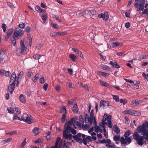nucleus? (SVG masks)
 Masks as SVG:
<instances>
[{
  "label": "nucleus",
  "instance_id": "obj_12",
  "mask_svg": "<svg viewBox=\"0 0 148 148\" xmlns=\"http://www.w3.org/2000/svg\"><path fill=\"white\" fill-rule=\"evenodd\" d=\"M72 50L77 54L81 58H83L84 56L82 52L76 48H72Z\"/></svg>",
  "mask_w": 148,
  "mask_h": 148
},
{
  "label": "nucleus",
  "instance_id": "obj_16",
  "mask_svg": "<svg viewBox=\"0 0 148 148\" xmlns=\"http://www.w3.org/2000/svg\"><path fill=\"white\" fill-rule=\"evenodd\" d=\"M19 100L21 102L25 103L26 102V97L23 94H21L19 97Z\"/></svg>",
  "mask_w": 148,
  "mask_h": 148
},
{
  "label": "nucleus",
  "instance_id": "obj_45",
  "mask_svg": "<svg viewBox=\"0 0 148 148\" xmlns=\"http://www.w3.org/2000/svg\"><path fill=\"white\" fill-rule=\"evenodd\" d=\"M119 43H118L116 42H113L112 43L111 45L112 46V47H116V46L119 45Z\"/></svg>",
  "mask_w": 148,
  "mask_h": 148
},
{
  "label": "nucleus",
  "instance_id": "obj_27",
  "mask_svg": "<svg viewBox=\"0 0 148 148\" xmlns=\"http://www.w3.org/2000/svg\"><path fill=\"white\" fill-rule=\"evenodd\" d=\"M52 17L53 18H55L57 21L59 22H62L61 20L60 19V16L59 15L52 14Z\"/></svg>",
  "mask_w": 148,
  "mask_h": 148
},
{
  "label": "nucleus",
  "instance_id": "obj_31",
  "mask_svg": "<svg viewBox=\"0 0 148 148\" xmlns=\"http://www.w3.org/2000/svg\"><path fill=\"white\" fill-rule=\"evenodd\" d=\"M131 134V132L130 130H128L125 132L124 136V137H129V136Z\"/></svg>",
  "mask_w": 148,
  "mask_h": 148
},
{
  "label": "nucleus",
  "instance_id": "obj_40",
  "mask_svg": "<svg viewBox=\"0 0 148 148\" xmlns=\"http://www.w3.org/2000/svg\"><path fill=\"white\" fill-rule=\"evenodd\" d=\"M100 127L99 126L97 125H95V131L96 133H98Z\"/></svg>",
  "mask_w": 148,
  "mask_h": 148
},
{
  "label": "nucleus",
  "instance_id": "obj_37",
  "mask_svg": "<svg viewBox=\"0 0 148 148\" xmlns=\"http://www.w3.org/2000/svg\"><path fill=\"white\" fill-rule=\"evenodd\" d=\"M112 96L114 99L115 100L116 102H117L119 101V99L118 96L113 95Z\"/></svg>",
  "mask_w": 148,
  "mask_h": 148
},
{
  "label": "nucleus",
  "instance_id": "obj_1",
  "mask_svg": "<svg viewBox=\"0 0 148 148\" xmlns=\"http://www.w3.org/2000/svg\"><path fill=\"white\" fill-rule=\"evenodd\" d=\"M148 122L146 121L142 125H139L132 135V138L137 144L142 146L145 143L144 140H148Z\"/></svg>",
  "mask_w": 148,
  "mask_h": 148
},
{
  "label": "nucleus",
  "instance_id": "obj_17",
  "mask_svg": "<svg viewBox=\"0 0 148 148\" xmlns=\"http://www.w3.org/2000/svg\"><path fill=\"white\" fill-rule=\"evenodd\" d=\"M66 123H65L64 125V127L65 128V129L64 131H65V132L69 133V131H70L72 127H71L69 124H67V126L66 127Z\"/></svg>",
  "mask_w": 148,
  "mask_h": 148
},
{
  "label": "nucleus",
  "instance_id": "obj_30",
  "mask_svg": "<svg viewBox=\"0 0 148 148\" xmlns=\"http://www.w3.org/2000/svg\"><path fill=\"white\" fill-rule=\"evenodd\" d=\"M69 57L73 61H75L76 58V57L74 54H71L69 55Z\"/></svg>",
  "mask_w": 148,
  "mask_h": 148
},
{
  "label": "nucleus",
  "instance_id": "obj_55",
  "mask_svg": "<svg viewBox=\"0 0 148 148\" xmlns=\"http://www.w3.org/2000/svg\"><path fill=\"white\" fill-rule=\"evenodd\" d=\"M120 102L121 103H123V105H125L127 103V101L126 100H124L123 99H120Z\"/></svg>",
  "mask_w": 148,
  "mask_h": 148
},
{
  "label": "nucleus",
  "instance_id": "obj_64",
  "mask_svg": "<svg viewBox=\"0 0 148 148\" xmlns=\"http://www.w3.org/2000/svg\"><path fill=\"white\" fill-rule=\"evenodd\" d=\"M51 134L50 132L48 131L46 134V137L47 139L50 138V134Z\"/></svg>",
  "mask_w": 148,
  "mask_h": 148
},
{
  "label": "nucleus",
  "instance_id": "obj_59",
  "mask_svg": "<svg viewBox=\"0 0 148 148\" xmlns=\"http://www.w3.org/2000/svg\"><path fill=\"white\" fill-rule=\"evenodd\" d=\"M74 102L72 100V99H71V100H69L68 101V105H73V104Z\"/></svg>",
  "mask_w": 148,
  "mask_h": 148
},
{
  "label": "nucleus",
  "instance_id": "obj_39",
  "mask_svg": "<svg viewBox=\"0 0 148 148\" xmlns=\"http://www.w3.org/2000/svg\"><path fill=\"white\" fill-rule=\"evenodd\" d=\"M82 127L83 129H88L90 126L86 124L85 125L83 124L82 125Z\"/></svg>",
  "mask_w": 148,
  "mask_h": 148
},
{
  "label": "nucleus",
  "instance_id": "obj_47",
  "mask_svg": "<svg viewBox=\"0 0 148 148\" xmlns=\"http://www.w3.org/2000/svg\"><path fill=\"white\" fill-rule=\"evenodd\" d=\"M19 27L21 29L24 28L25 27V25L24 23H22L18 25Z\"/></svg>",
  "mask_w": 148,
  "mask_h": 148
},
{
  "label": "nucleus",
  "instance_id": "obj_52",
  "mask_svg": "<svg viewBox=\"0 0 148 148\" xmlns=\"http://www.w3.org/2000/svg\"><path fill=\"white\" fill-rule=\"evenodd\" d=\"M108 118V115L106 114H104L103 115V118L102 120V121H104L105 122V121H106L107 120V119Z\"/></svg>",
  "mask_w": 148,
  "mask_h": 148
},
{
  "label": "nucleus",
  "instance_id": "obj_15",
  "mask_svg": "<svg viewBox=\"0 0 148 148\" xmlns=\"http://www.w3.org/2000/svg\"><path fill=\"white\" fill-rule=\"evenodd\" d=\"M75 121L74 118H72L70 121L67 122V124H69L71 126H74V123L75 122Z\"/></svg>",
  "mask_w": 148,
  "mask_h": 148
},
{
  "label": "nucleus",
  "instance_id": "obj_14",
  "mask_svg": "<svg viewBox=\"0 0 148 148\" xmlns=\"http://www.w3.org/2000/svg\"><path fill=\"white\" fill-rule=\"evenodd\" d=\"M16 75L15 73L14 72L12 73L11 75V81L10 82H14V83H15L16 82Z\"/></svg>",
  "mask_w": 148,
  "mask_h": 148
},
{
  "label": "nucleus",
  "instance_id": "obj_38",
  "mask_svg": "<svg viewBox=\"0 0 148 148\" xmlns=\"http://www.w3.org/2000/svg\"><path fill=\"white\" fill-rule=\"evenodd\" d=\"M100 84L103 86L107 87L109 86L108 84V83H107L105 82L101 81L100 82Z\"/></svg>",
  "mask_w": 148,
  "mask_h": 148
},
{
  "label": "nucleus",
  "instance_id": "obj_41",
  "mask_svg": "<svg viewBox=\"0 0 148 148\" xmlns=\"http://www.w3.org/2000/svg\"><path fill=\"white\" fill-rule=\"evenodd\" d=\"M7 26L5 24H3L1 25V28L3 30V31L5 32Z\"/></svg>",
  "mask_w": 148,
  "mask_h": 148
},
{
  "label": "nucleus",
  "instance_id": "obj_19",
  "mask_svg": "<svg viewBox=\"0 0 148 148\" xmlns=\"http://www.w3.org/2000/svg\"><path fill=\"white\" fill-rule=\"evenodd\" d=\"M94 119V118L90 117L87 119L86 123H89V125H91Z\"/></svg>",
  "mask_w": 148,
  "mask_h": 148
},
{
  "label": "nucleus",
  "instance_id": "obj_5",
  "mask_svg": "<svg viewBox=\"0 0 148 148\" xmlns=\"http://www.w3.org/2000/svg\"><path fill=\"white\" fill-rule=\"evenodd\" d=\"M85 135L84 134H82V138H83V143L86 145L87 143H88L89 142L92 141L91 136H87L86 138L85 137Z\"/></svg>",
  "mask_w": 148,
  "mask_h": 148
},
{
  "label": "nucleus",
  "instance_id": "obj_53",
  "mask_svg": "<svg viewBox=\"0 0 148 148\" xmlns=\"http://www.w3.org/2000/svg\"><path fill=\"white\" fill-rule=\"evenodd\" d=\"M11 108H7V110L8 111V112L10 113L13 114L14 113V110H11Z\"/></svg>",
  "mask_w": 148,
  "mask_h": 148
},
{
  "label": "nucleus",
  "instance_id": "obj_58",
  "mask_svg": "<svg viewBox=\"0 0 148 148\" xmlns=\"http://www.w3.org/2000/svg\"><path fill=\"white\" fill-rule=\"evenodd\" d=\"M26 95L28 97H29L31 95V91L30 90H27L26 91Z\"/></svg>",
  "mask_w": 148,
  "mask_h": 148
},
{
  "label": "nucleus",
  "instance_id": "obj_46",
  "mask_svg": "<svg viewBox=\"0 0 148 148\" xmlns=\"http://www.w3.org/2000/svg\"><path fill=\"white\" fill-rule=\"evenodd\" d=\"M70 132H71L73 134H75L76 133V130H74L73 128H72L70 131L69 132V133Z\"/></svg>",
  "mask_w": 148,
  "mask_h": 148
},
{
  "label": "nucleus",
  "instance_id": "obj_50",
  "mask_svg": "<svg viewBox=\"0 0 148 148\" xmlns=\"http://www.w3.org/2000/svg\"><path fill=\"white\" fill-rule=\"evenodd\" d=\"M84 12L85 14H88L90 16H91V11L90 10H86L84 11Z\"/></svg>",
  "mask_w": 148,
  "mask_h": 148
},
{
  "label": "nucleus",
  "instance_id": "obj_28",
  "mask_svg": "<svg viewBox=\"0 0 148 148\" xmlns=\"http://www.w3.org/2000/svg\"><path fill=\"white\" fill-rule=\"evenodd\" d=\"M12 140V138H8L4 140H2V142L3 144H5L10 142Z\"/></svg>",
  "mask_w": 148,
  "mask_h": 148
},
{
  "label": "nucleus",
  "instance_id": "obj_51",
  "mask_svg": "<svg viewBox=\"0 0 148 148\" xmlns=\"http://www.w3.org/2000/svg\"><path fill=\"white\" fill-rule=\"evenodd\" d=\"M11 42L12 43L13 45L14 46H15L16 45V41L15 40L14 37H13V38L12 39H11Z\"/></svg>",
  "mask_w": 148,
  "mask_h": 148
},
{
  "label": "nucleus",
  "instance_id": "obj_25",
  "mask_svg": "<svg viewBox=\"0 0 148 148\" xmlns=\"http://www.w3.org/2000/svg\"><path fill=\"white\" fill-rule=\"evenodd\" d=\"M78 110V109L77 108V104H74L72 109L73 111L75 113H77Z\"/></svg>",
  "mask_w": 148,
  "mask_h": 148
},
{
  "label": "nucleus",
  "instance_id": "obj_32",
  "mask_svg": "<svg viewBox=\"0 0 148 148\" xmlns=\"http://www.w3.org/2000/svg\"><path fill=\"white\" fill-rule=\"evenodd\" d=\"M102 143H107L108 144H111V141L110 139H107L106 140L104 139L102 140Z\"/></svg>",
  "mask_w": 148,
  "mask_h": 148
},
{
  "label": "nucleus",
  "instance_id": "obj_10",
  "mask_svg": "<svg viewBox=\"0 0 148 148\" xmlns=\"http://www.w3.org/2000/svg\"><path fill=\"white\" fill-rule=\"evenodd\" d=\"M67 133H68V132H65V131H63V138L66 139H67L69 140H71L72 139L73 136L71 134H68Z\"/></svg>",
  "mask_w": 148,
  "mask_h": 148
},
{
  "label": "nucleus",
  "instance_id": "obj_22",
  "mask_svg": "<svg viewBox=\"0 0 148 148\" xmlns=\"http://www.w3.org/2000/svg\"><path fill=\"white\" fill-rule=\"evenodd\" d=\"M113 127L114 128V131L115 133L117 134H118L120 133V130L116 125H114Z\"/></svg>",
  "mask_w": 148,
  "mask_h": 148
},
{
  "label": "nucleus",
  "instance_id": "obj_62",
  "mask_svg": "<svg viewBox=\"0 0 148 148\" xmlns=\"http://www.w3.org/2000/svg\"><path fill=\"white\" fill-rule=\"evenodd\" d=\"M41 140L40 139H38V140L34 141V143H41Z\"/></svg>",
  "mask_w": 148,
  "mask_h": 148
},
{
  "label": "nucleus",
  "instance_id": "obj_2",
  "mask_svg": "<svg viewBox=\"0 0 148 148\" xmlns=\"http://www.w3.org/2000/svg\"><path fill=\"white\" fill-rule=\"evenodd\" d=\"M33 117L30 115L26 113H24L21 116V119H18L20 121H23L27 123L30 124L33 122Z\"/></svg>",
  "mask_w": 148,
  "mask_h": 148
},
{
  "label": "nucleus",
  "instance_id": "obj_11",
  "mask_svg": "<svg viewBox=\"0 0 148 148\" xmlns=\"http://www.w3.org/2000/svg\"><path fill=\"white\" fill-rule=\"evenodd\" d=\"M16 83L14 82H12V83L8 86V90L10 92L11 94H12L14 91Z\"/></svg>",
  "mask_w": 148,
  "mask_h": 148
},
{
  "label": "nucleus",
  "instance_id": "obj_35",
  "mask_svg": "<svg viewBox=\"0 0 148 148\" xmlns=\"http://www.w3.org/2000/svg\"><path fill=\"white\" fill-rule=\"evenodd\" d=\"M13 32L12 29H8L7 32V34L11 36Z\"/></svg>",
  "mask_w": 148,
  "mask_h": 148
},
{
  "label": "nucleus",
  "instance_id": "obj_7",
  "mask_svg": "<svg viewBox=\"0 0 148 148\" xmlns=\"http://www.w3.org/2000/svg\"><path fill=\"white\" fill-rule=\"evenodd\" d=\"M23 31L19 28H17L14 32V35L16 38L22 36L23 35Z\"/></svg>",
  "mask_w": 148,
  "mask_h": 148
},
{
  "label": "nucleus",
  "instance_id": "obj_57",
  "mask_svg": "<svg viewBox=\"0 0 148 148\" xmlns=\"http://www.w3.org/2000/svg\"><path fill=\"white\" fill-rule=\"evenodd\" d=\"M91 11V15H95L96 14L95 11L93 9L90 10Z\"/></svg>",
  "mask_w": 148,
  "mask_h": 148
},
{
  "label": "nucleus",
  "instance_id": "obj_21",
  "mask_svg": "<svg viewBox=\"0 0 148 148\" xmlns=\"http://www.w3.org/2000/svg\"><path fill=\"white\" fill-rule=\"evenodd\" d=\"M140 100L137 99L135 101H133L132 102V105L133 106H137L140 103Z\"/></svg>",
  "mask_w": 148,
  "mask_h": 148
},
{
  "label": "nucleus",
  "instance_id": "obj_18",
  "mask_svg": "<svg viewBox=\"0 0 148 148\" xmlns=\"http://www.w3.org/2000/svg\"><path fill=\"white\" fill-rule=\"evenodd\" d=\"M136 111L133 110H129L126 111V113L130 115H134L136 113Z\"/></svg>",
  "mask_w": 148,
  "mask_h": 148
},
{
  "label": "nucleus",
  "instance_id": "obj_6",
  "mask_svg": "<svg viewBox=\"0 0 148 148\" xmlns=\"http://www.w3.org/2000/svg\"><path fill=\"white\" fill-rule=\"evenodd\" d=\"M21 50V53L23 54H25L27 53V48L24 45L23 41L21 40L20 42Z\"/></svg>",
  "mask_w": 148,
  "mask_h": 148
},
{
  "label": "nucleus",
  "instance_id": "obj_54",
  "mask_svg": "<svg viewBox=\"0 0 148 148\" xmlns=\"http://www.w3.org/2000/svg\"><path fill=\"white\" fill-rule=\"evenodd\" d=\"M48 87V84L47 83H45L43 86V89L45 90H46Z\"/></svg>",
  "mask_w": 148,
  "mask_h": 148
},
{
  "label": "nucleus",
  "instance_id": "obj_56",
  "mask_svg": "<svg viewBox=\"0 0 148 148\" xmlns=\"http://www.w3.org/2000/svg\"><path fill=\"white\" fill-rule=\"evenodd\" d=\"M66 86L69 88H71L72 86V84L71 83L69 82H67L66 83Z\"/></svg>",
  "mask_w": 148,
  "mask_h": 148
},
{
  "label": "nucleus",
  "instance_id": "obj_60",
  "mask_svg": "<svg viewBox=\"0 0 148 148\" xmlns=\"http://www.w3.org/2000/svg\"><path fill=\"white\" fill-rule=\"evenodd\" d=\"M35 8L36 10H37L38 12H40V11L41 10V9L39 6L37 5L36 6Z\"/></svg>",
  "mask_w": 148,
  "mask_h": 148
},
{
  "label": "nucleus",
  "instance_id": "obj_33",
  "mask_svg": "<svg viewBox=\"0 0 148 148\" xmlns=\"http://www.w3.org/2000/svg\"><path fill=\"white\" fill-rule=\"evenodd\" d=\"M101 68L104 70H109L110 69V68L109 66L104 65H101Z\"/></svg>",
  "mask_w": 148,
  "mask_h": 148
},
{
  "label": "nucleus",
  "instance_id": "obj_48",
  "mask_svg": "<svg viewBox=\"0 0 148 148\" xmlns=\"http://www.w3.org/2000/svg\"><path fill=\"white\" fill-rule=\"evenodd\" d=\"M18 119H20V118L17 115L15 114L14 115L13 118V120L15 121L17 119L18 120Z\"/></svg>",
  "mask_w": 148,
  "mask_h": 148
},
{
  "label": "nucleus",
  "instance_id": "obj_36",
  "mask_svg": "<svg viewBox=\"0 0 148 148\" xmlns=\"http://www.w3.org/2000/svg\"><path fill=\"white\" fill-rule=\"evenodd\" d=\"M41 56L40 55L38 54H36L34 55L33 56V58L35 60L38 59L39 60L40 59Z\"/></svg>",
  "mask_w": 148,
  "mask_h": 148
},
{
  "label": "nucleus",
  "instance_id": "obj_24",
  "mask_svg": "<svg viewBox=\"0 0 148 148\" xmlns=\"http://www.w3.org/2000/svg\"><path fill=\"white\" fill-rule=\"evenodd\" d=\"M39 75V73H37L35 75L34 78L32 79V80L33 83H35L37 80L38 79Z\"/></svg>",
  "mask_w": 148,
  "mask_h": 148
},
{
  "label": "nucleus",
  "instance_id": "obj_43",
  "mask_svg": "<svg viewBox=\"0 0 148 148\" xmlns=\"http://www.w3.org/2000/svg\"><path fill=\"white\" fill-rule=\"evenodd\" d=\"M111 144H106V146L107 147V148H114V144L113 143L112 145H110Z\"/></svg>",
  "mask_w": 148,
  "mask_h": 148
},
{
  "label": "nucleus",
  "instance_id": "obj_61",
  "mask_svg": "<svg viewBox=\"0 0 148 148\" xmlns=\"http://www.w3.org/2000/svg\"><path fill=\"white\" fill-rule=\"evenodd\" d=\"M114 65L115 66V68H119L120 67V66H119V64L117 63L116 62H114Z\"/></svg>",
  "mask_w": 148,
  "mask_h": 148
},
{
  "label": "nucleus",
  "instance_id": "obj_13",
  "mask_svg": "<svg viewBox=\"0 0 148 148\" xmlns=\"http://www.w3.org/2000/svg\"><path fill=\"white\" fill-rule=\"evenodd\" d=\"M120 135H115L113 137V140L115 142V143L116 144L118 145L119 143L118 141H120Z\"/></svg>",
  "mask_w": 148,
  "mask_h": 148
},
{
  "label": "nucleus",
  "instance_id": "obj_29",
  "mask_svg": "<svg viewBox=\"0 0 148 148\" xmlns=\"http://www.w3.org/2000/svg\"><path fill=\"white\" fill-rule=\"evenodd\" d=\"M105 124H107V123L106 122L104 121H103L101 122L99 124V126H100L99 127L101 129H103L104 127H105Z\"/></svg>",
  "mask_w": 148,
  "mask_h": 148
},
{
  "label": "nucleus",
  "instance_id": "obj_49",
  "mask_svg": "<svg viewBox=\"0 0 148 148\" xmlns=\"http://www.w3.org/2000/svg\"><path fill=\"white\" fill-rule=\"evenodd\" d=\"M42 19L43 21H46L47 19V18L46 14H44L42 16Z\"/></svg>",
  "mask_w": 148,
  "mask_h": 148
},
{
  "label": "nucleus",
  "instance_id": "obj_26",
  "mask_svg": "<svg viewBox=\"0 0 148 148\" xmlns=\"http://www.w3.org/2000/svg\"><path fill=\"white\" fill-rule=\"evenodd\" d=\"M147 58V56L145 55H142L140 56L138 58V60L141 61L143 59H145Z\"/></svg>",
  "mask_w": 148,
  "mask_h": 148
},
{
  "label": "nucleus",
  "instance_id": "obj_9",
  "mask_svg": "<svg viewBox=\"0 0 148 148\" xmlns=\"http://www.w3.org/2000/svg\"><path fill=\"white\" fill-rule=\"evenodd\" d=\"M109 102L104 100H101L100 101V107H102L103 109L106 108L109 106Z\"/></svg>",
  "mask_w": 148,
  "mask_h": 148
},
{
  "label": "nucleus",
  "instance_id": "obj_20",
  "mask_svg": "<svg viewBox=\"0 0 148 148\" xmlns=\"http://www.w3.org/2000/svg\"><path fill=\"white\" fill-rule=\"evenodd\" d=\"M33 133L34 134V135H37L39 133V129L38 128L34 127L32 130Z\"/></svg>",
  "mask_w": 148,
  "mask_h": 148
},
{
  "label": "nucleus",
  "instance_id": "obj_23",
  "mask_svg": "<svg viewBox=\"0 0 148 148\" xmlns=\"http://www.w3.org/2000/svg\"><path fill=\"white\" fill-rule=\"evenodd\" d=\"M5 52L3 50H0V63L3 61L2 56L5 54Z\"/></svg>",
  "mask_w": 148,
  "mask_h": 148
},
{
  "label": "nucleus",
  "instance_id": "obj_3",
  "mask_svg": "<svg viewBox=\"0 0 148 148\" xmlns=\"http://www.w3.org/2000/svg\"><path fill=\"white\" fill-rule=\"evenodd\" d=\"M124 138L123 137H121L120 138V141L121 145L125 146L128 144H130L132 141V139L130 137H125Z\"/></svg>",
  "mask_w": 148,
  "mask_h": 148
},
{
  "label": "nucleus",
  "instance_id": "obj_34",
  "mask_svg": "<svg viewBox=\"0 0 148 148\" xmlns=\"http://www.w3.org/2000/svg\"><path fill=\"white\" fill-rule=\"evenodd\" d=\"M98 74L106 77V75L108 76L109 74L108 73H106L104 72L99 71L98 72Z\"/></svg>",
  "mask_w": 148,
  "mask_h": 148
},
{
  "label": "nucleus",
  "instance_id": "obj_8",
  "mask_svg": "<svg viewBox=\"0 0 148 148\" xmlns=\"http://www.w3.org/2000/svg\"><path fill=\"white\" fill-rule=\"evenodd\" d=\"M82 134L81 133H79L77 135L73 136V137L76 141L79 143L82 142V140L80 138L82 136Z\"/></svg>",
  "mask_w": 148,
  "mask_h": 148
},
{
  "label": "nucleus",
  "instance_id": "obj_63",
  "mask_svg": "<svg viewBox=\"0 0 148 148\" xmlns=\"http://www.w3.org/2000/svg\"><path fill=\"white\" fill-rule=\"evenodd\" d=\"M26 142L25 141V139L24 141H23L22 143L21 144V147H24V146L26 144Z\"/></svg>",
  "mask_w": 148,
  "mask_h": 148
},
{
  "label": "nucleus",
  "instance_id": "obj_4",
  "mask_svg": "<svg viewBox=\"0 0 148 148\" xmlns=\"http://www.w3.org/2000/svg\"><path fill=\"white\" fill-rule=\"evenodd\" d=\"M141 0H135V2L136 3L134 4V6L137 8V11H139L140 10V11H143L144 8V6L143 3L138 4V3L140 2Z\"/></svg>",
  "mask_w": 148,
  "mask_h": 148
},
{
  "label": "nucleus",
  "instance_id": "obj_42",
  "mask_svg": "<svg viewBox=\"0 0 148 148\" xmlns=\"http://www.w3.org/2000/svg\"><path fill=\"white\" fill-rule=\"evenodd\" d=\"M60 112L61 113H64L65 112V114L66 113V109L65 106H63L62 108L60 110Z\"/></svg>",
  "mask_w": 148,
  "mask_h": 148
},
{
  "label": "nucleus",
  "instance_id": "obj_44",
  "mask_svg": "<svg viewBox=\"0 0 148 148\" xmlns=\"http://www.w3.org/2000/svg\"><path fill=\"white\" fill-rule=\"evenodd\" d=\"M66 115L65 114H63L62 115L61 122L62 123H63L65 121Z\"/></svg>",
  "mask_w": 148,
  "mask_h": 148
}]
</instances>
